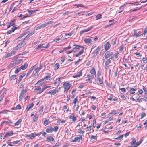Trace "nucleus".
I'll list each match as a JSON object with an SVG mask.
<instances>
[{
	"label": "nucleus",
	"mask_w": 147,
	"mask_h": 147,
	"mask_svg": "<svg viewBox=\"0 0 147 147\" xmlns=\"http://www.w3.org/2000/svg\"><path fill=\"white\" fill-rule=\"evenodd\" d=\"M113 53L112 52H108L106 53L104 55V57L105 59H110L111 60L113 57Z\"/></svg>",
	"instance_id": "1"
},
{
	"label": "nucleus",
	"mask_w": 147,
	"mask_h": 147,
	"mask_svg": "<svg viewBox=\"0 0 147 147\" xmlns=\"http://www.w3.org/2000/svg\"><path fill=\"white\" fill-rule=\"evenodd\" d=\"M27 92V90L26 89H24L22 90L19 97V100L20 101H22L23 100V98H24Z\"/></svg>",
	"instance_id": "2"
},
{
	"label": "nucleus",
	"mask_w": 147,
	"mask_h": 147,
	"mask_svg": "<svg viewBox=\"0 0 147 147\" xmlns=\"http://www.w3.org/2000/svg\"><path fill=\"white\" fill-rule=\"evenodd\" d=\"M63 86L65 90L64 92L68 90L71 86V84L69 82H65L63 84Z\"/></svg>",
	"instance_id": "3"
},
{
	"label": "nucleus",
	"mask_w": 147,
	"mask_h": 147,
	"mask_svg": "<svg viewBox=\"0 0 147 147\" xmlns=\"http://www.w3.org/2000/svg\"><path fill=\"white\" fill-rule=\"evenodd\" d=\"M15 53L16 51L13 49L12 51L10 53H9L5 55L4 56L3 58L4 59H5L7 58L10 57L14 55H15Z\"/></svg>",
	"instance_id": "4"
},
{
	"label": "nucleus",
	"mask_w": 147,
	"mask_h": 147,
	"mask_svg": "<svg viewBox=\"0 0 147 147\" xmlns=\"http://www.w3.org/2000/svg\"><path fill=\"white\" fill-rule=\"evenodd\" d=\"M100 48L99 47L97 48L92 53L93 57H96L99 53L100 51Z\"/></svg>",
	"instance_id": "5"
},
{
	"label": "nucleus",
	"mask_w": 147,
	"mask_h": 147,
	"mask_svg": "<svg viewBox=\"0 0 147 147\" xmlns=\"http://www.w3.org/2000/svg\"><path fill=\"white\" fill-rule=\"evenodd\" d=\"M14 134V133L12 131H11L7 132L3 137V139H4L7 137L11 136Z\"/></svg>",
	"instance_id": "6"
},
{
	"label": "nucleus",
	"mask_w": 147,
	"mask_h": 147,
	"mask_svg": "<svg viewBox=\"0 0 147 147\" xmlns=\"http://www.w3.org/2000/svg\"><path fill=\"white\" fill-rule=\"evenodd\" d=\"M74 46H76V47H74L72 49V50H74L73 52H75L77 51L80 49V48H84V47L82 46H79L78 45H74Z\"/></svg>",
	"instance_id": "7"
},
{
	"label": "nucleus",
	"mask_w": 147,
	"mask_h": 147,
	"mask_svg": "<svg viewBox=\"0 0 147 147\" xmlns=\"http://www.w3.org/2000/svg\"><path fill=\"white\" fill-rule=\"evenodd\" d=\"M93 28V26H92L88 27L87 29L83 30L81 31L80 32V35H82L83 33L87 32L90 30H91Z\"/></svg>",
	"instance_id": "8"
},
{
	"label": "nucleus",
	"mask_w": 147,
	"mask_h": 147,
	"mask_svg": "<svg viewBox=\"0 0 147 147\" xmlns=\"http://www.w3.org/2000/svg\"><path fill=\"white\" fill-rule=\"evenodd\" d=\"M97 80L98 82V84H99L102 87H103L104 84L103 83V80L100 77H98Z\"/></svg>",
	"instance_id": "9"
},
{
	"label": "nucleus",
	"mask_w": 147,
	"mask_h": 147,
	"mask_svg": "<svg viewBox=\"0 0 147 147\" xmlns=\"http://www.w3.org/2000/svg\"><path fill=\"white\" fill-rule=\"evenodd\" d=\"M69 119H72L73 121L74 122L77 120V118L74 116V113H72L71 115L69 116Z\"/></svg>",
	"instance_id": "10"
},
{
	"label": "nucleus",
	"mask_w": 147,
	"mask_h": 147,
	"mask_svg": "<svg viewBox=\"0 0 147 147\" xmlns=\"http://www.w3.org/2000/svg\"><path fill=\"white\" fill-rule=\"evenodd\" d=\"M60 78L56 79L55 82L54 84V86L57 87L60 85Z\"/></svg>",
	"instance_id": "11"
},
{
	"label": "nucleus",
	"mask_w": 147,
	"mask_h": 147,
	"mask_svg": "<svg viewBox=\"0 0 147 147\" xmlns=\"http://www.w3.org/2000/svg\"><path fill=\"white\" fill-rule=\"evenodd\" d=\"M111 46V45H110L109 42H106L104 45V47L105 50L106 51H107L109 49Z\"/></svg>",
	"instance_id": "12"
},
{
	"label": "nucleus",
	"mask_w": 147,
	"mask_h": 147,
	"mask_svg": "<svg viewBox=\"0 0 147 147\" xmlns=\"http://www.w3.org/2000/svg\"><path fill=\"white\" fill-rule=\"evenodd\" d=\"M41 134V132L35 134L32 133L30 135H29V136L31 138H34L36 136H40V135Z\"/></svg>",
	"instance_id": "13"
},
{
	"label": "nucleus",
	"mask_w": 147,
	"mask_h": 147,
	"mask_svg": "<svg viewBox=\"0 0 147 147\" xmlns=\"http://www.w3.org/2000/svg\"><path fill=\"white\" fill-rule=\"evenodd\" d=\"M53 22V20H51L48 21L47 22L41 25L42 26V28H43L45 27L47 25L51 24Z\"/></svg>",
	"instance_id": "14"
},
{
	"label": "nucleus",
	"mask_w": 147,
	"mask_h": 147,
	"mask_svg": "<svg viewBox=\"0 0 147 147\" xmlns=\"http://www.w3.org/2000/svg\"><path fill=\"white\" fill-rule=\"evenodd\" d=\"M34 105V104L33 102L30 103L29 105L27 106L26 109L27 111H29L31 108L33 107Z\"/></svg>",
	"instance_id": "15"
},
{
	"label": "nucleus",
	"mask_w": 147,
	"mask_h": 147,
	"mask_svg": "<svg viewBox=\"0 0 147 147\" xmlns=\"http://www.w3.org/2000/svg\"><path fill=\"white\" fill-rule=\"evenodd\" d=\"M82 74V72L81 71H80L79 72H78L77 74L76 75H73L72 77L74 78H76L77 77H80Z\"/></svg>",
	"instance_id": "16"
},
{
	"label": "nucleus",
	"mask_w": 147,
	"mask_h": 147,
	"mask_svg": "<svg viewBox=\"0 0 147 147\" xmlns=\"http://www.w3.org/2000/svg\"><path fill=\"white\" fill-rule=\"evenodd\" d=\"M55 140L54 138L51 136H49L46 138V141L48 142L51 141H54Z\"/></svg>",
	"instance_id": "17"
},
{
	"label": "nucleus",
	"mask_w": 147,
	"mask_h": 147,
	"mask_svg": "<svg viewBox=\"0 0 147 147\" xmlns=\"http://www.w3.org/2000/svg\"><path fill=\"white\" fill-rule=\"evenodd\" d=\"M143 139H142L140 140L138 142H137L135 144V145L133 146H132V147H138L139 145L143 141Z\"/></svg>",
	"instance_id": "18"
},
{
	"label": "nucleus",
	"mask_w": 147,
	"mask_h": 147,
	"mask_svg": "<svg viewBox=\"0 0 147 147\" xmlns=\"http://www.w3.org/2000/svg\"><path fill=\"white\" fill-rule=\"evenodd\" d=\"M53 128L51 127H50L47 128L45 130L46 132L48 133H51L53 131Z\"/></svg>",
	"instance_id": "19"
},
{
	"label": "nucleus",
	"mask_w": 147,
	"mask_h": 147,
	"mask_svg": "<svg viewBox=\"0 0 147 147\" xmlns=\"http://www.w3.org/2000/svg\"><path fill=\"white\" fill-rule=\"evenodd\" d=\"M28 66V64L27 63H25L23 65L21 66L20 67L21 69L24 70L27 68Z\"/></svg>",
	"instance_id": "20"
},
{
	"label": "nucleus",
	"mask_w": 147,
	"mask_h": 147,
	"mask_svg": "<svg viewBox=\"0 0 147 147\" xmlns=\"http://www.w3.org/2000/svg\"><path fill=\"white\" fill-rule=\"evenodd\" d=\"M22 46L20 43L15 48L13 49L16 51L18 50L20 48H21Z\"/></svg>",
	"instance_id": "21"
},
{
	"label": "nucleus",
	"mask_w": 147,
	"mask_h": 147,
	"mask_svg": "<svg viewBox=\"0 0 147 147\" xmlns=\"http://www.w3.org/2000/svg\"><path fill=\"white\" fill-rule=\"evenodd\" d=\"M6 93V92L5 91H4L3 92L2 94H1V98L0 99V102H1L3 100L5 96V95Z\"/></svg>",
	"instance_id": "22"
},
{
	"label": "nucleus",
	"mask_w": 147,
	"mask_h": 147,
	"mask_svg": "<svg viewBox=\"0 0 147 147\" xmlns=\"http://www.w3.org/2000/svg\"><path fill=\"white\" fill-rule=\"evenodd\" d=\"M27 33V32H24L22 33L19 37L17 38L16 40L18 41H19V40L21 38L24 36Z\"/></svg>",
	"instance_id": "23"
},
{
	"label": "nucleus",
	"mask_w": 147,
	"mask_h": 147,
	"mask_svg": "<svg viewBox=\"0 0 147 147\" xmlns=\"http://www.w3.org/2000/svg\"><path fill=\"white\" fill-rule=\"evenodd\" d=\"M141 34H140V32H139L138 33H137V32L136 30H135L134 32V34L133 35V36H136V37H139L140 36H141Z\"/></svg>",
	"instance_id": "24"
},
{
	"label": "nucleus",
	"mask_w": 147,
	"mask_h": 147,
	"mask_svg": "<svg viewBox=\"0 0 147 147\" xmlns=\"http://www.w3.org/2000/svg\"><path fill=\"white\" fill-rule=\"evenodd\" d=\"M84 41L86 43L90 44L92 42V40L89 38H86L84 40Z\"/></svg>",
	"instance_id": "25"
},
{
	"label": "nucleus",
	"mask_w": 147,
	"mask_h": 147,
	"mask_svg": "<svg viewBox=\"0 0 147 147\" xmlns=\"http://www.w3.org/2000/svg\"><path fill=\"white\" fill-rule=\"evenodd\" d=\"M90 73L92 75H95L96 71L94 67H93L91 69Z\"/></svg>",
	"instance_id": "26"
},
{
	"label": "nucleus",
	"mask_w": 147,
	"mask_h": 147,
	"mask_svg": "<svg viewBox=\"0 0 147 147\" xmlns=\"http://www.w3.org/2000/svg\"><path fill=\"white\" fill-rule=\"evenodd\" d=\"M111 63V60L110 59H107L105 62V65H108Z\"/></svg>",
	"instance_id": "27"
},
{
	"label": "nucleus",
	"mask_w": 147,
	"mask_h": 147,
	"mask_svg": "<svg viewBox=\"0 0 147 147\" xmlns=\"http://www.w3.org/2000/svg\"><path fill=\"white\" fill-rule=\"evenodd\" d=\"M22 119H20L14 124V125L16 126L18 125L20 123L22 122Z\"/></svg>",
	"instance_id": "28"
},
{
	"label": "nucleus",
	"mask_w": 147,
	"mask_h": 147,
	"mask_svg": "<svg viewBox=\"0 0 147 147\" xmlns=\"http://www.w3.org/2000/svg\"><path fill=\"white\" fill-rule=\"evenodd\" d=\"M59 64L58 63H56L54 65V69L55 70H57L59 68Z\"/></svg>",
	"instance_id": "29"
},
{
	"label": "nucleus",
	"mask_w": 147,
	"mask_h": 147,
	"mask_svg": "<svg viewBox=\"0 0 147 147\" xmlns=\"http://www.w3.org/2000/svg\"><path fill=\"white\" fill-rule=\"evenodd\" d=\"M10 111L9 110H4L0 112V113L3 114H7L8 112Z\"/></svg>",
	"instance_id": "30"
},
{
	"label": "nucleus",
	"mask_w": 147,
	"mask_h": 147,
	"mask_svg": "<svg viewBox=\"0 0 147 147\" xmlns=\"http://www.w3.org/2000/svg\"><path fill=\"white\" fill-rule=\"evenodd\" d=\"M50 123L49 119H45L44 121V124L45 126L48 125Z\"/></svg>",
	"instance_id": "31"
},
{
	"label": "nucleus",
	"mask_w": 147,
	"mask_h": 147,
	"mask_svg": "<svg viewBox=\"0 0 147 147\" xmlns=\"http://www.w3.org/2000/svg\"><path fill=\"white\" fill-rule=\"evenodd\" d=\"M40 87L38 86L37 88H35L34 90V92H40Z\"/></svg>",
	"instance_id": "32"
},
{
	"label": "nucleus",
	"mask_w": 147,
	"mask_h": 147,
	"mask_svg": "<svg viewBox=\"0 0 147 147\" xmlns=\"http://www.w3.org/2000/svg\"><path fill=\"white\" fill-rule=\"evenodd\" d=\"M90 139L91 140H96L97 139V137L96 136H94L93 135H91L90 137Z\"/></svg>",
	"instance_id": "33"
},
{
	"label": "nucleus",
	"mask_w": 147,
	"mask_h": 147,
	"mask_svg": "<svg viewBox=\"0 0 147 147\" xmlns=\"http://www.w3.org/2000/svg\"><path fill=\"white\" fill-rule=\"evenodd\" d=\"M22 60L23 59H19L16 61L14 64H15V65H18L20 63Z\"/></svg>",
	"instance_id": "34"
},
{
	"label": "nucleus",
	"mask_w": 147,
	"mask_h": 147,
	"mask_svg": "<svg viewBox=\"0 0 147 147\" xmlns=\"http://www.w3.org/2000/svg\"><path fill=\"white\" fill-rule=\"evenodd\" d=\"M38 11V10H27L28 12V13H30L31 14L35 13L36 11Z\"/></svg>",
	"instance_id": "35"
},
{
	"label": "nucleus",
	"mask_w": 147,
	"mask_h": 147,
	"mask_svg": "<svg viewBox=\"0 0 147 147\" xmlns=\"http://www.w3.org/2000/svg\"><path fill=\"white\" fill-rule=\"evenodd\" d=\"M8 123V124L9 125H10L12 123V121L11 120H9V121H3L2 122V123Z\"/></svg>",
	"instance_id": "36"
},
{
	"label": "nucleus",
	"mask_w": 147,
	"mask_h": 147,
	"mask_svg": "<svg viewBox=\"0 0 147 147\" xmlns=\"http://www.w3.org/2000/svg\"><path fill=\"white\" fill-rule=\"evenodd\" d=\"M16 75H12L10 77V80H14L16 79Z\"/></svg>",
	"instance_id": "37"
},
{
	"label": "nucleus",
	"mask_w": 147,
	"mask_h": 147,
	"mask_svg": "<svg viewBox=\"0 0 147 147\" xmlns=\"http://www.w3.org/2000/svg\"><path fill=\"white\" fill-rule=\"evenodd\" d=\"M59 91L58 89H55L53 90L52 93V95H55L56 93L57 92Z\"/></svg>",
	"instance_id": "38"
},
{
	"label": "nucleus",
	"mask_w": 147,
	"mask_h": 147,
	"mask_svg": "<svg viewBox=\"0 0 147 147\" xmlns=\"http://www.w3.org/2000/svg\"><path fill=\"white\" fill-rule=\"evenodd\" d=\"M74 6H76L77 8H78L79 7H84V6L83 5H82V4H74Z\"/></svg>",
	"instance_id": "39"
},
{
	"label": "nucleus",
	"mask_w": 147,
	"mask_h": 147,
	"mask_svg": "<svg viewBox=\"0 0 147 147\" xmlns=\"http://www.w3.org/2000/svg\"><path fill=\"white\" fill-rule=\"evenodd\" d=\"M102 14H99L97 15L96 16V20H98L101 18Z\"/></svg>",
	"instance_id": "40"
},
{
	"label": "nucleus",
	"mask_w": 147,
	"mask_h": 147,
	"mask_svg": "<svg viewBox=\"0 0 147 147\" xmlns=\"http://www.w3.org/2000/svg\"><path fill=\"white\" fill-rule=\"evenodd\" d=\"M51 74H48L46 76L44 77L43 78L44 80H48V78H50V77Z\"/></svg>",
	"instance_id": "41"
},
{
	"label": "nucleus",
	"mask_w": 147,
	"mask_h": 147,
	"mask_svg": "<svg viewBox=\"0 0 147 147\" xmlns=\"http://www.w3.org/2000/svg\"><path fill=\"white\" fill-rule=\"evenodd\" d=\"M113 95L112 94H110L109 96L108 97L107 99L108 100H110L111 101H112L113 99Z\"/></svg>",
	"instance_id": "42"
},
{
	"label": "nucleus",
	"mask_w": 147,
	"mask_h": 147,
	"mask_svg": "<svg viewBox=\"0 0 147 147\" xmlns=\"http://www.w3.org/2000/svg\"><path fill=\"white\" fill-rule=\"evenodd\" d=\"M21 69L20 67L16 68V69L15 71V74H18L20 70Z\"/></svg>",
	"instance_id": "43"
},
{
	"label": "nucleus",
	"mask_w": 147,
	"mask_h": 147,
	"mask_svg": "<svg viewBox=\"0 0 147 147\" xmlns=\"http://www.w3.org/2000/svg\"><path fill=\"white\" fill-rule=\"evenodd\" d=\"M84 48H83V49H82L78 53V54L79 55V56L82 55L84 51Z\"/></svg>",
	"instance_id": "44"
},
{
	"label": "nucleus",
	"mask_w": 147,
	"mask_h": 147,
	"mask_svg": "<svg viewBox=\"0 0 147 147\" xmlns=\"http://www.w3.org/2000/svg\"><path fill=\"white\" fill-rule=\"evenodd\" d=\"M132 141L131 142V145H133V144H135V143L136 142V140L135 138H133L132 139Z\"/></svg>",
	"instance_id": "45"
},
{
	"label": "nucleus",
	"mask_w": 147,
	"mask_h": 147,
	"mask_svg": "<svg viewBox=\"0 0 147 147\" xmlns=\"http://www.w3.org/2000/svg\"><path fill=\"white\" fill-rule=\"evenodd\" d=\"M117 38H115L114 39L112 40V45H114L116 44L117 40Z\"/></svg>",
	"instance_id": "46"
},
{
	"label": "nucleus",
	"mask_w": 147,
	"mask_h": 147,
	"mask_svg": "<svg viewBox=\"0 0 147 147\" xmlns=\"http://www.w3.org/2000/svg\"><path fill=\"white\" fill-rule=\"evenodd\" d=\"M137 90L136 88L135 87L134 88L131 87L129 89V91H136Z\"/></svg>",
	"instance_id": "47"
},
{
	"label": "nucleus",
	"mask_w": 147,
	"mask_h": 147,
	"mask_svg": "<svg viewBox=\"0 0 147 147\" xmlns=\"http://www.w3.org/2000/svg\"><path fill=\"white\" fill-rule=\"evenodd\" d=\"M58 129V127L57 126H55L54 127V128H53V131H54L55 132H56L57 131Z\"/></svg>",
	"instance_id": "48"
},
{
	"label": "nucleus",
	"mask_w": 147,
	"mask_h": 147,
	"mask_svg": "<svg viewBox=\"0 0 147 147\" xmlns=\"http://www.w3.org/2000/svg\"><path fill=\"white\" fill-rule=\"evenodd\" d=\"M78 102V97H76L74 99L73 102V104L75 105L76 103Z\"/></svg>",
	"instance_id": "49"
},
{
	"label": "nucleus",
	"mask_w": 147,
	"mask_h": 147,
	"mask_svg": "<svg viewBox=\"0 0 147 147\" xmlns=\"http://www.w3.org/2000/svg\"><path fill=\"white\" fill-rule=\"evenodd\" d=\"M123 135H121L120 136H119L118 137L115 138V139L118 140H121V139L123 138Z\"/></svg>",
	"instance_id": "50"
},
{
	"label": "nucleus",
	"mask_w": 147,
	"mask_h": 147,
	"mask_svg": "<svg viewBox=\"0 0 147 147\" xmlns=\"http://www.w3.org/2000/svg\"><path fill=\"white\" fill-rule=\"evenodd\" d=\"M21 44L22 46H24L26 44V41L24 40H23V41L20 43Z\"/></svg>",
	"instance_id": "51"
},
{
	"label": "nucleus",
	"mask_w": 147,
	"mask_h": 147,
	"mask_svg": "<svg viewBox=\"0 0 147 147\" xmlns=\"http://www.w3.org/2000/svg\"><path fill=\"white\" fill-rule=\"evenodd\" d=\"M43 106H41L40 107V109L38 111L40 113H42L43 112Z\"/></svg>",
	"instance_id": "52"
},
{
	"label": "nucleus",
	"mask_w": 147,
	"mask_h": 147,
	"mask_svg": "<svg viewBox=\"0 0 147 147\" xmlns=\"http://www.w3.org/2000/svg\"><path fill=\"white\" fill-rule=\"evenodd\" d=\"M78 132L79 133L83 134L85 132L83 130H82L81 129H78Z\"/></svg>",
	"instance_id": "53"
},
{
	"label": "nucleus",
	"mask_w": 147,
	"mask_h": 147,
	"mask_svg": "<svg viewBox=\"0 0 147 147\" xmlns=\"http://www.w3.org/2000/svg\"><path fill=\"white\" fill-rule=\"evenodd\" d=\"M74 32H71L69 33H68L66 34L65 35V36L67 37V36H71V35H72L74 34Z\"/></svg>",
	"instance_id": "54"
},
{
	"label": "nucleus",
	"mask_w": 147,
	"mask_h": 147,
	"mask_svg": "<svg viewBox=\"0 0 147 147\" xmlns=\"http://www.w3.org/2000/svg\"><path fill=\"white\" fill-rule=\"evenodd\" d=\"M43 44H40L36 48V49H40L42 47H43Z\"/></svg>",
	"instance_id": "55"
},
{
	"label": "nucleus",
	"mask_w": 147,
	"mask_h": 147,
	"mask_svg": "<svg viewBox=\"0 0 147 147\" xmlns=\"http://www.w3.org/2000/svg\"><path fill=\"white\" fill-rule=\"evenodd\" d=\"M20 141L19 140H17L15 141H13L12 142L13 144L16 145L17 144H20Z\"/></svg>",
	"instance_id": "56"
},
{
	"label": "nucleus",
	"mask_w": 147,
	"mask_h": 147,
	"mask_svg": "<svg viewBox=\"0 0 147 147\" xmlns=\"http://www.w3.org/2000/svg\"><path fill=\"white\" fill-rule=\"evenodd\" d=\"M16 108L17 109H21V107L19 104L17 105L16 106Z\"/></svg>",
	"instance_id": "57"
},
{
	"label": "nucleus",
	"mask_w": 147,
	"mask_h": 147,
	"mask_svg": "<svg viewBox=\"0 0 147 147\" xmlns=\"http://www.w3.org/2000/svg\"><path fill=\"white\" fill-rule=\"evenodd\" d=\"M76 142H79L80 141V138H79L78 137H77L74 138Z\"/></svg>",
	"instance_id": "58"
},
{
	"label": "nucleus",
	"mask_w": 147,
	"mask_h": 147,
	"mask_svg": "<svg viewBox=\"0 0 147 147\" xmlns=\"http://www.w3.org/2000/svg\"><path fill=\"white\" fill-rule=\"evenodd\" d=\"M15 19H13L12 21L10 23V25L11 26H15V23H14V22L15 21Z\"/></svg>",
	"instance_id": "59"
},
{
	"label": "nucleus",
	"mask_w": 147,
	"mask_h": 147,
	"mask_svg": "<svg viewBox=\"0 0 147 147\" xmlns=\"http://www.w3.org/2000/svg\"><path fill=\"white\" fill-rule=\"evenodd\" d=\"M34 31H33V32H30L27 35L29 36V37H30L31 36H32L33 34L34 33Z\"/></svg>",
	"instance_id": "60"
},
{
	"label": "nucleus",
	"mask_w": 147,
	"mask_h": 147,
	"mask_svg": "<svg viewBox=\"0 0 147 147\" xmlns=\"http://www.w3.org/2000/svg\"><path fill=\"white\" fill-rule=\"evenodd\" d=\"M38 116H37V117H35V116H34V118L33 119V122H36L37 120H38Z\"/></svg>",
	"instance_id": "61"
},
{
	"label": "nucleus",
	"mask_w": 147,
	"mask_h": 147,
	"mask_svg": "<svg viewBox=\"0 0 147 147\" xmlns=\"http://www.w3.org/2000/svg\"><path fill=\"white\" fill-rule=\"evenodd\" d=\"M142 61L144 63H147V59L146 58L143 57L142 58Z\"/></svg>",
	"instance_id": "62"
},
{
	"label": "nucleus",
	"mask_w": 147,
	"mask_h": 147,
	"mask_svg": "<svg viewBox=\"0 0 147 147\" xmlns=\"http://www.w3.org/2000/svg\"><path fill=\"white\" fill-rule=\"evenodd\" d=\"M143 99H144L143 98H137V99H136V100L138 101L140 103L142 102V100Z\"/></svg>",
	"instance_id": "63"
},
{
	"label": "nucleus",
	"mask_w": 147,
	"mask_h": 147,
	"mask_svg": "<svg viewBox=\"0 0 147 147\" xmlns=\"http://www.w3.org/2000/svg\"><path fill=\"white\" fill-rule=\"evenodd\" d=\"M66 49L65 48H63L62 49H61L59 50V52L60 53H62V52H63L66 51Z\"/></svg>",
	"instance_id": "64"
}]
</instances>
